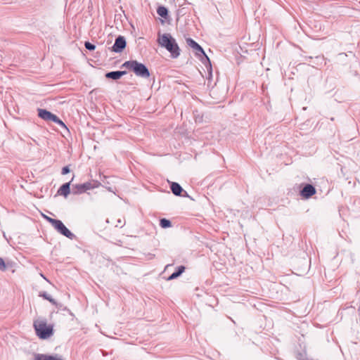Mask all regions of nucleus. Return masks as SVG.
Returning <instances> with one entry per match:
<instances>
[{
  "instance_id": "f257e3e1",
  "label": "nucleus",
  "mask_w": 360,
  "mask_h": 360,
  "mask_svg": "<svg viewBox=\"0 0 360 360\" xmlns=\"http://www.w3.org/2000/svg\"><path fill=\"white\" fill-rule=\"evenodd\" d=\"M158 43L170 53L172 58H176L179 56V46L176 39L170 34H163L161 37L158 39Z\"/></svg>"
},
{
  "instance_id": "f03ea898",
  "label": "nucleus",
  "mask_w": 360,
  "mask_h": 360,
  "mask_svg": "<svg viewBox=\"0 0 360 360\" xmlns=\"http://www.w3.org/2000/svg\"><path fill=\"white\" fill-rule=\"evenodd\" d=\"M129 70L132 71L137 77L141 78H148L150 75V71L146 65L136 60H130L125 61L121 66Z\"/></svg>"
},
{
  "instance_id": "7ed1b4c3",
  "label": "nucleus",
  "mask_w": 360,
  "mask_h": 360,
  "mask_svg": "<svg viewBox=\"0 0 360 360\" xmlns=\"http://www.w3.org/2000/svg\"><path fill=\"white\" fill-rule=\"evenodd\" d=\"M186 44L188 46L192 48L195 51V56L197 57L200 58L202 63L207 68L210 77H212V64L209 57L206 55L205 51L202 48V46L198 44L194 39L192 38H186Z\"/></svg>"
},
{
  "instance_id": "20e7f679",
  "label": "nucleus",
  "mask_w": 360,
  "mask_h": 360,
  "mask_svg": "<svg viewBox=\"0 0 360 360\" xmlns=\"http://www.w3.org/2000/svg\"><path fill=\"white\" fill-rule=\"evenodd\" d=\"M46 221L49 222L60 234L70 240H73L76 238L75 235L65 226L61 220L46 216Z\"/></svg>"
},
{
  "instance_id": "39448f33",
  "label": "nucleus",
  "mask_w": 360,
  "mask_h": 360,
  "mask_svg": "<svg viewBox=\"0 0 360 360\" xmlns=\"http://www.w3.org/2000/svg\"><path fill=\"white\" fill-rule=\"evenodd\" d=\"M100 183L98 181H94L93 183L87 181L84 184H75L73 185L72 186V193L75 195L81 194L86 192L88 190L97 188L98 187Z\"/></svg>"
},
{
  "instance_id": "423d86ee",
  "label": "nucleus",
  "mask_w": 360,
  "mask_h": 360,
  "mask_svg": "<svg viewBox=\"0 0 360 360\" xmlns=\"http://www.w3.org/2000/svg\"><path fill=\"white\" fill-rule=\"evenodd\" d=\"M127 45L124 37L119 35L116 37L113 46L110 48L111 51L115 53H121L125 49Z\"/></svg>"
},
{
  "instance_id": "0eeeda50",
  "label": "nucleus",
  "mask_w": 360,
  "mask_h": 360,
  "mask_svg": "<svg viewBox=\"0 0 360 360\" xmlns=\"http://www.w3.org/2000/svg\"><path fill=\"white\" fill-rule=\"evenodd\" d=\"M316 192V188L312 184H306L300 190V194L303 198L308 199L314 195Z\"/></svg>"
},
{
  "instance_id": "6e6552de",
  "label": "nucleus",
  "mask_w": 360,
  "mask_h": 360,
  "mask_svg": "<svg viewBox=\"0 0 360 360\" xmlns=\"http://www.w3.org/2000/svg\"><path fill=\"white\" fill-rule=\"evenodd\" d=\"M34 328L37 335L41 338L45 339V321L36 320L34 321Z\"/></svg>"
},
{
  "instance_id": "1a4fd4ad",
  "label": "nucleus",
  "mask_w": 360,
  "mask_h": 360,
  "mask_svg": "<svg viewBox=\"0 0 360 360\" xmlns=\"http://www.w3.org/2000/svg\"><path fill=\"white\" fill-rule=\"evenodd\" d=\"M46 121H52L53 122L59 125L66 131H69L65 123L57 115H54L53 113L48 110H46Z\"/></svg>"
},
{
  "instance_id": "9d476101",
  "label": "nucleus",
  "mask_w": 360,
  "mask_h": 360,
  "mask_svg": "<svg viewBox=\"0 0 360 360\" xmlns=\"http://www.w3.org/2000/svg\"><path fill=\"white\" fill-rule=\"evenodd\" d=\"M127 74V71L125 70H117V71H111L105 73V77L107 79H112L117 81L120 79L122 76Z\"/></svg>"
},
{
  "instance_id": "9b49d317",
  "label": "nucleus",
  "mask_w": 360,
  "mask_h": 360,
  "mask_svg": "<svg viewBox=\"0 0 360 360\" xmlns=\"http://www.w3.org/2000/svg\"><path fill=\"white\" fill-rule=\"evenodd\" d=\"M74 176L72 178L71 181L69 182L63 184L58 190V194L62 195L65 198H67L68 195L70 193V185L72 181Z\"/></svg>"
},
{
  "instance_id": "f8f14e48",
  "label": "nucleus",
  "mask_w": 360,
  "mask_h": 360,
  "mask_svg": "<svg viewBox=\"0 0 360 360\" xmlns=\"http://www.w3.org/2000/svg\"><path fill=\"white\" fill-rule=\"evenodd\" d=\"M170 189L172 193L176 196H181L184 189L181 185L176 182H170Z\"/></svg>"
},
{
  "instance_id": "ddd939ff",
  "label": "nucleus",
  "mask_w": 360,
  "mask_h": 360,
  "mask_svg": "<svg viewBox=\"0 0 360 360\" xmlns=\"http://www.w3.org/2000/svg\"><path fill=\"white\" fill-rule=\"evenodd\" d=\"M186 267L183 265L179 266L167 278V281H172L179 277L185 271Z\"/></svg>"
},
{
  "instance_id": "4468645a",
  "label": "nucleus",
  "mask_w": 360,
  "mask_h": 360,
  "mask_svg": "<svg viewBox=\"0 0 360 360\" xmlns=\"http://www.w3.org/2000/svg\"><path fill=\"white\" fill-rule=\"evenodd\" d=\"M157 13L165 20L169 18V11L165 6H158L157 8Z\"/></svg>"
},
{
  "instance_id": "2eb2a0df",
  "label": "nucleus",
  "mask_w": 360,
  "mask_h": 360,
  "mask_svg": "<svg viewBox=\"0 0 360 360\" xmlns=\"http://www.w3.org/2000/svg\"><path fill=\"white\" fill-rule=\"evenodd\" d=\"M160 226L162 229H167L172 226V222L166 218H162L160 219Z\"/></svg>"
},
{
  "instance_id": "dca6fc26",
  "label": "nucleus",
  "mask_w": 360,
  "mask_h": 360,
  "mask_svg": "<svg viewBox=\"0 0 360 360\" xmlns=\"http://www.w3.org/2000/svg\"><path fill=\"white\" fill-rule=\"evenodd\" d=\"M46 300L55 305L57 308L62 307V304L60 303H58L51 295L48 294H46Z\"/></svg>"
},
{
  "instance_id": "f3484780",
  "label": "nucleus",
  "mask_w": 360,
  "mask_h": 360,
  "mask_svg": "<svg viewBox=\"0 0 360 360\" xmlns=\"http://www.w3.org/2000/svg\"><path fill=\"white\" fill-rule=\"evenodd\" d=\"M53 334V325L46 324V339L50 338Z\"/></svg>"
},
{
  "instance_id": "a211bd4d",
  "label": "nucleus",
  "mask_w": 360,
  "mask_h": 360,
  "mask_svg": "<svg viewBox=\"0 0 360 360\" xmlns=\"http://www.w3.org/2000/svg\"><path fill=\"white\" fill-rule=\"evenodd\" d=\"M84 46L89 51H94L96 49V46L89 41H85Z\"/></svg>"
},
{
  "instance_id": "6ab92c4d",
  "label": "nucleus",
  "mask_w": 360,
  "mask_h": 360,
  "mask_svg": "<svg viewBox=\"0 0 360 360\" xmlns=\"http://www.w3.org/2000/svg\"><path fill=\"white\" fill-rule=\"evenodd\" d=\"M46 360H63L57 355H46Z\"/></svg>"
},
{
  "instance_id": "aec40b11",
  "label": "nucleus",
  "mask_w": 360,
  "mask_h": 360,
  "mask_svg": "<svg viewBox=\"0 0 360 360\" xmlns=\"http://www.w3.org/2000/svg\"><path fill=\"white\" fill-rule=\"evenodd\" d=\"M296 357L298 360H307V358L306 357L305 354H302L301 352H298L296 354Z\"/></svg>"
},
{
  "instance_id": "412c9836",
  "label": "nucleus",
  "mask_w": 360,
  "mask_h": 360,
  "mask_svg": "<svg viewBox=\"0 0 360 360\" xmlns=\"http://www.w3.org/2000/svg\"><path fill=\"white\" fill-rule=\"evenodd\" d=\"M70 172V166L69 165H67V166H65L62 168V170H61V174L63 175H65L67 174H68L69 172Z\"/></svg>"
},
{
  "instance_id": "4be33fe9",
  "label": "nucleus",
  "mask_w": 360,
  "mask_h": 360,
  "mask_svg": "<svg viewBox=\"0 0 360 360\" xmlns=\"http://www.w3.org/2000/svg\"><path fill=\"white\" fill-rule=\"evenodd\" d=\"M39 111V117L43 120H45V109H38Z\"/></svg>"
},
{
  "instance_id": "5701e85b",
  "label": "nucleus",
  "mask_w": 360,
  "mask_h": 360,
  "mask_svg": "<svg viewBox=\"0 0 360 360\" xmlns=\"http://www.w3.org/2000/svg\"><path fill=\"white\" fill-rule=\"evenodd\" d=\"M6 269V264L2 258L0 257V270L4 271Z\"/></svg>"
},
{
  "instance_id": "b1692460",
  "label": "nucleus",
  "mask_w": 360,
  "mask_h": 360,
  "mask_svg": "<svg viewBox=\"0 0 360 360\" xmlns=\"http://www.w3.org/2000/svg\"><path fill=\"white\" fill-rule=\"evenodd\" d=\"M34 360H45V355H44V354H35Z\"/></svg>"
},
{
  "instance_id": "393cba45",
  "label": "nucleus",
  "mask_w": 360,
  "mask_h": 360,
  "mask_svg": "<svg viewBox=\"0 0 360 360\" xmlns=\"http://www.w3.org/2000/svg\"><path fill=\"white\" fill-rule=\"evenodd\" d=\"M124 224H122V221L121 219L117 220V224H116V226H120V227H122Z\"/></svg>"
},
{
  "instance_id": "a878e982",
  "label": "nucleus",
  "mask_w": 360,
  "mask_h": 360,
  "mask_svg": "<svg viewBox=\"0 0 360 360\" xmlns=\"http://www.w3.org/2000/svg\"><path fill=\"white\" fill-rule=\"evenodd\" d=\"M39 296H40V297H42L43 298H44V299H45V292H41V293L39 294Z\"/></svg>"
},
{
  "instance_id": "bb28decb",
  "label": "nucleus",
  "mask_w": 360,
  "mask_h": 360,
  "mask_svg": "<svg viewBox=\"0 0 360 360\" xmlns=\"http://www.w3.org/2000/svg\"><path fill=\"white\" fill-rule=\"evenodd\" d=\"M41 276L45 279V276L43 274H40Z\"/></svg>"
},
{
  "instance_id": "cd10ccee",
  "label": "nucleus",
  "mask_w": 360,
  "mask_h": 360,
  "mask_svg": "<svg viewBox=\"0 0 360 360\" xmlns=\"http://www.w3.org/2000/svg\"><path fill=\"white\" fill-rule=\"evenodd\" d=\"M41 214L42 215V217H43L44 218H45V214H44V213L41 212Z\"/></svg>"
}]
</instances>
